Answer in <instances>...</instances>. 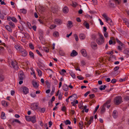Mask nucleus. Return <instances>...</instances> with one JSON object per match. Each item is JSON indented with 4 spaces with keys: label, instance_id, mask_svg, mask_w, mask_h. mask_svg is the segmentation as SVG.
<instances>
[{
    "label": "nucleus",
    "instance_id": "nucleus-43",
    "mask_svg": "<svg viewBox=\"0 0 129 129\" xmlns=\"http://www.w3.org/2000/svg\"><path fill=\"white\" fill-rule=\"evenodd\" d=\"M70 74L73 78H76V76L74 73L71 72L70 73Z\"/></svg>",
    "mask_w": 129,
    "mask_h": 129
},
{
    "label": "nucleus",
    "instance_id": "nucleus-41",
    "mask_svg": "<svg viewBox=\"0 0 129 129\" xmlns=\"http://www.w3.org/2000/svg\"><path fill=\"white\" fill-rule=\"evenodd\" d=\"M64 122L66 125L70 124L71 122L70 120H67L66 121H65Z\"/></svg>",
    "mask_w": 129,
    "mask_h": 129
},
{
    "label": "nucleus",
    "instance_id": "nucleus-54",
    "mask_svg": "<svg viewBox=\"0 0 129 129\" xmlns=\"http://www.w3.org/2000/svg\"><path fill=\"white\" fill-rule=\"evenodd\" d=\"M12 20L13 22H17L16 19L14 17H12Z\"/></svg>",
    "mask_w": 129,
    "mask_h": 129
},
{
    "label": "nucleus",
    "instance_id": "nucleus-19",
    "mask_svg": "<svg viewBox=\"0 0 129 129\" xmlns=\"http://www.w3.org/2000/svg\"><path fill=\"white\" fill-rule=\"evenodd\" d=\"M112 115L113 117L116 118L117 116V111L114 110L113 111Z\"/></svg>",
    "mask_w": 129,
    "mask_h": 129
},
{
    "label": "nucleus",
    "instance_id": "nucleus-46",
    "mask_svg": "<svg viewBox=\"0 0 129 129\" xmlns=\"http://www.w3.org/2000/svg\"><path fill=\"white\" fill-rule=\"evenodd\" d=\"M4 76L3 75H0V82H2L4 80Z\"/></svg>",
    "mask_w": 129,
    "mask_h": 129
},
{
    "label": "nucleus",
    "instance_id": "nucleus-15",
    "mask_svg": "<svg viewBox=\"0 0 129 129\" xmlns=\"http://www.w3.org/2000/svg\"><path fill=\"white\" fill-rule=\"evenodd\" d=\"M58 10V8L56 7H53L51 8V11L54 13H56Z\"/></svg>",
    "mask_w": 129,
    "mask_h": 129
},
{
    "label": "nucleus",
    "instance_id": "nucleus-51",
    "mask_svg": "<svg viewBox=\"0 0 129 129\" xmlns=\"http://www.w3.org/2000/svg\"><path fill=\"white\" fill-rule=\"evenodd\" d=\"M114 1L115 2L116 4H119L120 2V0H114Z\"/></svg>",
    "mask_w": 129,
    "mask_h": 129
},
{
    "label": "nucleus",
    "instance_id": "nucleus-53",
    "mask_svg": "<svg viewBox=\"0 0 129 129\" xmlns=\"http://www.w3.org/2000/svg\"><path fill=\"white\" fill-rule=\"evenodd\" d=\"M74 37L75 38V40L76 41H78V37L77 36V35L76 34H75L74 35Z\"/></svg>",
    "mask_w": 129,
    "mask_h": 129
},
{
    "label": "nucleus",
    "instance_id": "nucleus-11",
    "mask_svg": "<svg viewBox=\"0 0 129 129\" xmlns=\"http://www.w3.org/2000/svg\"><path fill=\"white\" fill-rule=\"evenodd\" d=\"M32 84L33 86L36 88H38L39 86V84L37 82L34 81H33L32 82Z\"/></svg>",
    "mask_w": 129,
    "mask_h": 129
},
{
    "label": "nucleus",
    "instance_id": "nucleus-26",
    "mask_svg": "<svg viewBox=\"0 0 129 129\" xmlns=\"http://www.w3.org/2000/svg\"><path fill=\"white\" fill-rule=\"evenodd\" d=\"M85 35L83 34H81L79 35L80 38L81 39L83 40L85 38Z\"/></svg>",
    "mask_w": 129,
    "mask_h": 129
},
{
    "label": "nucleus",
    "instance_id": "nucleus-12",
    "mask_svg": "<svg viewBox=\"0 0 129 129\" xmlns=\"http://www.w3.org/2000/svg\"><path fill=\"white\" fill-rule=\"evenodd\" d=\"M63 12L64 13H67L69 12V9L68 7L65 6L63 9Z\"/></svg>",
    "mask_w": 129,
    "mask_h": 129
},
{
    "label": "nucleus",
    "instance_id": "nucleus-64",
    "mask_svg": "<svg viewBox=\"0 0 129 129\" xmlns=\"http://www.w3.org/2000/svg\"><path fill=\"white\" fill-rule=\"evenodd\" d=\"M55 99V98L54 96H53L52 98V99L51 100V104H52V103L53 101H54Z\"/></svg>",
    "mask_w": 129,
    "mask_h": 129
},
{
    "label": "nucleus",
    "instance_id": "nucleus-7",
    "mask_svg": "<svg viewBox=\"0 0 129 129\" xmlns=\"http://www.w3.org/2000/svg\"><path fill=\"white\" fill-rule=\"evenodd\" d=\"M11 65L15 69H17L18 68V66L17 64V62L16 61L13 62V61L11 62Z\"/></svg>",
    "mask_w": 129,
    "mask_h": 129
},
{
    "label": "nucleus",
    "instance_id": "nucleus-18",
    "mask_svg": "<svg viewBox=\"0 0 129 129\" xmlns=\"http://www.w3.org/2000/svg\"><path fill=\"white\" fill-rule=\"evenodd\" d=\"M68 27L70 28H71L73 26L72 22L70 21H68V23L67 24Z\"/></svg>",
    "mask_w": 129,
    "mask_h": 129
},
{
    "label": "nucleus",
    "instance_id": "nucleus-27",
    "mask_svg": "<svg viewBox=\"0 0 129 129\" xmlns=\"http://www.w3.org/2000/svg\"><path fill=\"white\" fill-rule=\"evenodd\" d=\"M2 105L5 107H7L8 105L7 102L4 101H3L2 102Z\"/></svg>",
    "mask_w": 129,
    "mask_h": 129
},
{
    "label": "nucleus",
    "instance_id": "nucleus-58",
    "mask_svg": "<svg viewBox=\"0 0 129 129\" xmlns=\"http://www.w3.org/2000/svg\"><path fill=\"white\" fill-rule=\"evenodd\" d=\"M56 26V25H55L53 24L51 25L50 26V28L51 29H52L55 27Z\"/></svg>",
    "mask_w": 129,
    "mask_h": 129
},
{
    "label": "nucleus",
    "instance_id": "nucleus-24",
    "mask_svg": "<svg viewBox=\"0 0 129 129\" xmlns=\"http://www.w3.org/2000/svg\"><path fill=\"white\" fill-rule=\"evenodd\" d=\"M111 40L109 41V43L110 45H111L113 43V41L115 40V38L112 37L110 38Z\"/></svg>",
    "mask_w": 129,
    "mask_h": 129
},
{
    "label": "nucleus",
    "instance_id": "nucleus-10",
    "mask_svg": "<svg viewBox=\"0 0 129 129\" xmlns=\"http://www.w3.org/2000/svg\"><path fill=\"white\" fill-rule=\"evenodd\" d=\"M55 23L56 24L60 25L62 23V20L59 19H56L55 20Z\"/></svg>",
    "mask_w": 129,
    "mask_h": 129
},
{
    "label": "nucleus",
    "instance_id": "nucleus-6",
    "mask_svg": "<svg viewBox=\"0 0 129 129\" xmlns=\"http://www.w3.org/2000/svg\"><path fill=\"white\" fill-rule=\"evenodd\" d=\"M22 90L24 93L26 94L28 92V89L26 87H22Z\"/></svg>",
    "mask_w": 129,
    "mask_h": 129
},
{
    "label": "nucleus",
    "instance_id": "nucleus-32",
    "mask_svg": "<svg viewBox=\"0 0 129 129\" xmlns=\"http://www.w3.org/2000/svg\"><path fill=\"white\" fill-rule=\"evenodd\" d=\"M84 25L85 26L87 29H89V25L88 23H87L86 21L84 22L83 23Z\"/></svg>",
    "mask_w": 129,
    "mask_h": 129
},
{
    "label": "nucleus",
    "instance_id": "nucleus-47",
    "mask_svg": "<svg viewBox=\"0 0 129 129\" xmlns=\"http://www.w3.org/2000/svg\"><path fill=\"white\" fill-rule=\"evenodd\" d=\"M91 38L93 39L94 40L97 38V36L96 35L93 34L92 35Z\"/></svg>",
    "mask_w": 129,
    "mask_h": 129
},
{
    "label": "nucleus",
    "instance_id": "nucleus-50",
    "mask_svg": "<svg viewBox=\"0 0 129 129\" xmlns=\"http://www.w3.org/2000/svg\"><path fill=\"white\" fill-rule=\"evenodd\" d=\"M114 1L115 2L116 4H119L120 2V0H114Z\"/></svg>",
    "mask_w": 129,
    "mask_h": 129
},
{
    "label": "nucleus",
    "instance_id": "nucleus-55",
    "mask_svg": "<svg viewBox=\"0 0 129 129\" xmlns=\"http://www.w3.org/2000/svg\"><path fill=\"white\" fill-rule=\"evenodd\" d=\"M30 95L31 96L33 97V98H35L36 96V95L35 93V92H34L33 93H31Z\"/></svg>",
    "mask_w": 129,
    "mask_h": 129
},
{
    "label": "nucleus",
    "instance_id": "nucleus-34",
    "mask_svg": "<svg viewBox=\"0 0 129 129\" xmlns=\"http://www.w3.org/2000/svg\"><path fill=\"white\" fill-rule=\"evenodd\" d=\"M26 120L27 121H29L31 120V117L29 116H25Z\"/></svg>",
    "mask_w": 129,
    "mask_h": 129
},
{
    "label": "nucleus",
    "instance_id": "nucleus-62",
    "mask_svg": "<svg viewBox=\"0 0 129 129\" xmlns=\"http://www.w3.org/2000/svg\"><path fill=\"white\" fill-rule=\"evenodd\" d=\"M77 78L80 80H83L84 79L83 77H81L80 76H77Z\"/></svg>",
    "mask_w": 129,
    "mask_h": 129
},
{
    "label": "nucleus",
    "instance_id": "nucleus-29",
    "mask_svg": "<svg viewBox=\"0 0 129 129\" xmlns=\"http://www.w3.org/2000/svg\"><path fill=\"white\" fill-rule=\"evenodd\" d=\"M53 35L55 37H58L59 36L58 33L57 31H55L53 33Z\"/></svg>",
    "mask_w": 129,
    "mask_h": 129
},
{
    "label": "nucleus",
    "instance_id": "nucleus-16",
    "mask_svg": "<svg viewBox=\"0 0 129 129\" xmlns=\"http://www.w3.org/2000/svg\"><path fill=\"white\" fill-rule=\"evenodd\" d=\"M36 117L35 116H34L31 117V121L33 123H35L36 122Z\"/></svg>",
    "mask_w": 129,
    "mask_h": 129
},
{
    "label": "nucleus",
    "instance_id": "nucleus-17",
    "mask_svg": "<svg viewBox=\"0 0 129 129\" xmlns=\"http://www.w3.org/2000/svg\"><path fill=\"white\" fill-rule=\"evenodd\" d=\"M6 29L8 30L9 32H12V30L11 29V27L9 25H6L5 27Z\"/></svg>",
    "mask_w": 129,
    "mask_h": 129
},
{
    "label": "nucleus",
    "instance_id": "nucleus-45",
    "mask_svg": "<svg viewBox=\"0 0 129 129\" xmlns=\"http://www.w3.org/2000/svg\"><path fill=\"white\" fill-rule=\"evenodd\" d=\"M29 46L30 48L32 49H34V47L32 44L31 43H29Z\"/></svg>",
    "mask_w": 129,
    "mask_h": 129
},
{
    "label": "nucleus",
    "instance_id": "nucleus-40",
    "mask_svg": "<svg viewBox=\"0 0 129 129\" xmlns=\"http://www.w3.org/2000/svg\"><path fill=\"white\" fill-rule=\"evenodd\" d=\"M39 110L41 112L44 113L45 111V109L44 108H40L39 109Z\"/></svg>",
    "mask_w": 129,
    "mask_h": 129
},
{
    "label": "nucleus",
    "instance_id": "nucleus-36",
    "mask_svg": "<svg viewBox=\"0 0 129 129\" xmlns=\"http://www.w3.org/2000/svg\"><path fill=\"white\" fill-rule=\"evenodd\" d=\"M105 106H104V105H103L101 110V112L102 113H103L105 111Z\"/></svg>",
    "mask_w": 129,
    "mask_h": 129
},
{
    "label": "nucleus",
    "instance_id": "nucleus-23",
    "mask_svg": "<svg viewBox=\"0 0 129 129\" xmlns=\"http://www.w3.org/2000/svg\"><path fill=\"white\" fill-rule=\"evenodd\" d=\"M15 47L17 50L19 51H20V50H21L22 49H21V48L20 46L19 45L17 44L15 45Z\"/></svg>",
    "mask_w": 129,
    "mask_h": 129
},
{
    "label": "nucleus",
    "instance_id": "nucleus-30",
    "mask_svg": "<svg viewBox=\"0 0 129 129\" xmlns=\"http://www.w3.org/2000/svg\"><path fill=\"white\" fill-rule=\"evenodd\" d=\"M107 86L105 85L104 86H103L102 85H101L100 87L99 88V89L101 90H104V89H105V88Z\"/></svg>",
    "mask_w": 129,
    "mask_h": 129
},
{
    "label": "nucleus",
    "instance_id": "nucleus-4",
    "mask_svg": "<svg viewBox=\"0 0 129 129\" xmlns=\"http://www.w3.org/2000/svg\"><path fill=\"white\" fill-rule=\"evenodd\" d=\"M18 76L19 80H22L23 79V78H25V76L23 71H21L19 72Z\"/></svg>",
    "mask_w": 129,
    "mask_h": 129
},
{
    "label": "nucleus",
    "instance_id": "nucleus-20",
    "mask_svg": "<svg viewBox=\"0 0 129 129\" xmlns=\"http://www.w3.org/2000/svg\"><path fill=\"white\" fill-rule=\"evenodd\" d=\"M63 89L64 91H67L68 90V86L66 84H64L63 86Z\"/></svg>",
    "mask_w": 129,
    "mask_h": 129
},
{
    "label": "nucleus",
    "instance_id": "nucleus-9",
    "mask_svg": "<svg viewBox=\"0 0 129 129\" xmlns=\"http://www.w3.org/2000/svg\"><path fill=\"white\" fill-rule=\"evenodd\" d=\"M91 46L93 49H95L97 48V45L96 43L94 42H92L91 43Z\"/></svg>",
    "mask_w": 129,
    "mask_h": 129
},
{
    "label": "nucleus",
    "instance_id": "nucleus-8",
    "mask_svg": "<svg viewBox=\"0 0 129 129\" xmlns=\"http://www.w3.org/2000/svg\"><path fill=\"white\" fill-rule=\"evenodd\" d=\"M22 54V56H25L27 54V52L23 49H22L20 51Z\"/></svg>",
    "mask_w": 129,
    "mask_h": 129
},
{
    "label": "nucleus",
    "instance_id": "nucleus-22",
    "mask_svg": "<svg viewBox=\"0 0 129 129\" xmlns=\"http://www.w3.org/2000/svg\"><path fill=\"white\" fill-rule=\"evenodd\" d=\"M79 127L80 128V129H82L83 128V122L82 121H81L79 123Z\"/></svg>",
    "mask_w": 129,
    "mask_h": 129
},
{
    "label": "nucleus",
    "instance_id": "nucleus-59",
    "mask_svg": "<svg viewBox=\"0 0 129 129\" xmlns=\"http://www.w3.org/2000/svg\"><path fill=\"white\" fill-rule=\"evenodd\" d=\"M0 18L1 19L3 20L4 19H5V17L2 14H0Z\"/></svg>",
    "mask_w": 129,
    "mask_h": 129
},
{
    "label": "nucleus",
    "instance_id": "nucleus-5",
    "mask_svg": "<svg viewBox=\"0 0 129 129\" xmlns=\"http://www.w3.org/2000/svg\"><path fill=\"white\" fill-rule=\"evenodd\" d=\"M38 107V105L36 103H34L31 105V108L33 110H36L37 109Z\"/></svg>",
    "mask_w": 129,
    "mask_h": 129
},
{
    "label": "nucleus",
    "instance_id": "nucleus-56",
    "mask_svg": "<svg viewBox=\"0 0 129 129\" xmlns=\"http://www.w3.org/2000/svg\"><path fill=\"white\" fill-rule=\"evenodd\" d=\"M59 54L61 56H63L64 55V53L61 50H59Z\"/></svg>",
    "mask_w": 129,
    "mask_h": 129
},
{
    "label": "nucleus",
    "instance_id": "nucleus-31",
    "mask_svg": "<svg viewBox=\"0 0 129 129\" xmlns=\"http://www.w3.org/2000/svg\"><path fill=\"white\" fill-rule=\"evenodd\" d=\"M15 122L18 123L19 124H21V122H20V121L19 120H18V119H14V120H13L12 122V124H13V123Z\"/></svg>",
    "mask_w": 129,
    "mask_h": 129
},
{
    "label": "nucleus",
    "instance_id": "nucleus-14",
    "mask_svg": "<svg viewBox=\"0 0 129 129\" xmlns=\"http://www.w3.org/2000/svg\"><path fill=\"white\" fill-rule=\"evenodd\" d=\"M78 55V53L75 50H73L71 54V56H74Z\"/></svg>",
    "mask_w": 129,
    "mask_h": 129
},
{
    "label": "nucleus",
    "instance_id": "nucleus-2",
    "mask_svg": "<svg viewBox=\"0 0 129 129\" xmlns=\"http://www.w3.org/2000/svg\"><path fill=\"white\" fill-rule=\"evenodd\" d=\"M122 101V98L120 96H117L114 98V102L115 104L118 105L120 104Z\"/></svg>",
    "mask_w": 129,
    "mask_h": 129
},
{
    "label": "nucleus",
    "instance_id": "nucleus-48",
    "mask_svg": "<svg viewBox=\"0 0 129 129\" xmlns=\"http://www.w3.org/2000/svg\"><path fill=\"white\" fill-rule=\"evenodd\" d=\"M99 105H98L97 106V107H96L95 110L93 112L94 114L97 111L98 109L99 108Z\"/></svg>",
    "mask_w": 129,
    "mask_h": 129
},
{
    "label": "nucleus",
    "instance_id": "nucleus-35",
    "mask_svg": "<svg viewBox=\"0 0 129 129\" xmlns=\"http://www.w3.org/2000/svg\"><path fill=\"white\" fill-rule=\"evenodd\" d=\"M45 83L47 86V87L48 88H50V84L48 81L47 80H46L45 81Z\"/></svg>",
    "mask_w": 129,
    "mask_h": 129
},
{
    "label": "nucleus",
    "instance_id": "nucleus-44",
    "mask_svg": "<svg viewBox=\"0 0 129 129\" xmlns=\"http://www.w3.org/2000/svg\"><path fill=\"white\" fill-rule=\"evenodd\" d=\"M123 53L126 54H129V50H128L125 49L123 51Z\"/></svg>",
    "mask_w": 129,
    "mask_h": 129
},
{
    "label": "nucleus",
    "instance_id": "nucleus-49",
    "mask_svg": "<svg viewBox=\"0 0 129 129\" xmlns=\"http://www.w3.org/2000/svg\"><path fill=\"white\" fill-rule=\"evenodd\" d=\"M86 63L84 60H82L81 61V64L82 66H84L85 65Z\"/></svg>",
    "mask_w": 129,
    "mask_h": 129
},
{
    "label": "nucleus",
    "instance_id": "nucleus-39",
    "mask_svg": "<svg viewBox=\"0 0 129 129\" xmlns=\"http://www.w3.org/2000/svg\"><path fill=\"white\" fill-rule=\"evenodd\" d=\"M37 71L38 73V75L39 76H41L42 75L41 71L40 70L38 69L37 70Z\"/></svg>",
    "mask_w": 129,
    "mask_h": 129
},
{
    "label": "nucleus",
    "instance_id": "nucleus-42",
    "mask_svg": "<svg viewBox=\"0 0 129 129\" xmlns=\"http://www.w3.org/2000/svg\"><path fill=\"white\" fill-rule=\"evenodd\" d=\"M109 6L110 7L113 8L115 7L114 4L112 3L110 1H109Z\"/></svg>",
    "mask_w": 129,
    "mask_h": 129
},
{
    "label": "nucleus",
    "instance_id": "nucleus-52",
    "mask_svg": "<svg viewBox=\"0 0 129 129\" xmlns=\"http://www.w3.org/2000/svg\"><path fill=\"white\" fill-rule=\"evenodd\" d=\"M44 51L46 52H49V49L47 47H44Z\"/></svg>",
    "mask_w": 129,
    "mask_h": 129
},
{
    "label": "nucleus",
    "instance_id": "nucleus-13",
    "mask_svg": "<svg viewBox=\"0 0 129 129\" xmlns=\"http://www.w3.org/2000/svg\"><path fill=\"white\" fill-rule=\"evenodd\" d=\"M81 53L83 55L84 57H86L87 56V53L86 50L84 49H82L81 50Z\"/></svg>",
    "mask_w": 129,
    "mask_h": 129
},
{
    "label": "nucleus",
    "instance_id": "nucleus-3",
    "mask_svg": "<svg viewBox=\"0 0 129 129\" xmlns=\"http://www.w3.org/2000/svg\"><path fill=\"white\" fill-rule=\"evenodd\" d=\"M102 16L105 19L106 22H108V21L109 20L110 21L109 22L111 26H112L113 25V23L112 22V20L110 18L108 17L107 16L106 14H103L102 15Z\"/></svg>",
    "mask_w": 129,
    "mask_h": 129
},
{
    "label": "nucleus",
    "instance_id": "nucleus-28",
    "mask_svg": "<svg viewBox=\"0 0 129 129\" xmlns=\"http://www.w3.org/2000/svg\"><path fill=\"white\" fill-rule=\"evenodd\" d=\"M20 11L21 13L24 14H26L27 12L26 10L24 9H21L20 10Z\"/></svg>",
    "mask_w": 129,
    "mask_h": 129
},
{
    "label": "nucleus",
    "instance_id": "nucleus-1",
    "mask_svg": "<svg viewBox=\"0 0 129 129\" xmlns=\"http://www.w3.org/2000/svg\"><path fill=\"white\" fill-rule=\"evenodd\" d=\"M99 35L100 37L96 40L97 43L99 45H101L104 42V37L101 34H99Z\"/></svg>",
    "mask_w": 129,
    "mask_h": 129
},
{
    "label": "nucleus",
    "instance_id": "nucleus-37",
    "mask_svg": "<svg viewBox=\"0 0 129 129\" xmlns=\"http://www.w3.org/2000/svg\"><path fill=\"white\" fill-rule=\"evenodd\" d=\"M116 40L117 41V42L121 46H123V44L121 42L118 40V38H116Z\"/></svg>",
    "mask_w": 129,
    "mask_h": 129
},
{
    "label": "nucleus",
    "instance_id": "nucleus-63",
    "mask_svg": "<svg viewBox=\"0 0 129 129\" xmlns=\"http://www.w3.org/2000/svg\"><path fill=\"white\" fill-rule=\"evenodd\" d=\"M66 108L65 106H64L62 107V108L61 109V110L63 111H65L66 110Z\"/></svg>",
    "mask_w": 129,
    "mask_h": 129
},
{
    "label": "nucleus",
    "instance_id": "nucleus-60",
    "mask_svg": "<svg viewBox=\"0 0 129 129\" xmlns=\"http://www.w3.org/2000/svg\"><path fill=\"white\" fill-rule=\"evenodd\" d=\"M116 80L115 79H113L111 81V83H114L116 82Z\"/></svg>",
    "mask_w": 129,
    "mask_h": 129
},
{
    "label": "nucleus",
    "instance_id": "nucleus-21",
    "mask_svg": "<svg viewBox=\"0 0 129 129\" xmlns=\"http://www.w3.org/2000/svg\"><path fill=\"white\" fill-rule=\"evenodd\" d=\"M111 99L108 100L105 103H104V106H106V105H109L111 102Z\"/></svg>",
    "mask_w": 129,
    "mask_h": 129
},
{
    "label": "nucleus",
    "instance_id": "nucleus-57",
    "mask_svg": "<svg viewBox=\"0 0 129 129\" xmlns=\"http://www.w3.org/2000/svg\"><path fill=\"white\" fill-rule=\"evenodd\" d=\"M36 52L40 56L42 57V54L40 53V52L38 50H36Z\"/></svg>",
    "mask_w": 129,
    "mask_h": 129
},
{
    "label": "nucleus",
    "instance_id": "nucleus-61",
    "mask_svg": "<svg viewBox=\"0 0 129 129\" xmlns=\"http://www.w3.org/2000/svg\"><path fill=\"white\" fill-rule=\"evenodd\" d=\"M38 20L39 21V22H40V23L42 24H43L44 22H43V20L41 18L40 19V18L39 19H38Z\"/></svg>",
    "mask_w": 129,
    "mask_h": 129
},
{
    "label": "nucleus",
    "instance_id": "nucleus-38",
    "mask_svg": "<svg viewBox=\"0 0 129 129\" xmlns=\"http://www.w3.org/2000/svg\"><path fill=\"white\" fill-rule=\"evenodd\" d=\"M29 55L32 58H34V54L32 52L30 51L29 52Z\"/></svg>",
    "mask_w": 129,
    "mask_h": 129
},
{
    "label": "nucleus",
    "instance_id": "nucleus-25",
    "mask_svg": "<svg viewBox=\"0 0 129 129\" xmlns=\"http://www.w3.org/2000/svg\"><path fill=\"white\" fill-rule=\"evenodd\" d=\"M6 117L5 116V114L3 112H2L1 115V118L2 119H5Z\"/></svg>",
    "mask_w": 129,
    "mask_h": 129
},
{
    "label": "nucleus",
    "instance_id": "nucleus-33",
    "mask_svg": "<svg viewBox=\"0 0 129 129\" xmlns=\"http://www.w3.org/2000/svg\"><path fill=\"white\" fill-rule=\"evenodd\" d=\"M9 24L12 28H14L15 27V25L14 23L12 22H10L9 23Z\"/></svg>",
    "mask_w": 129,
    "mask_h": 129
}]
</instances>
